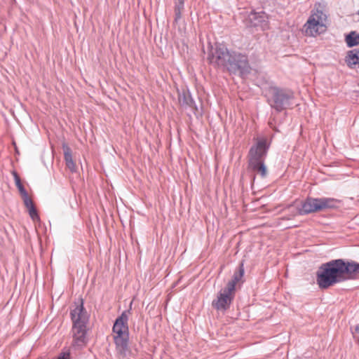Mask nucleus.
<instances>
[{
  "mask_svg": "<svg viewBox=\"0 0 359 359\" xmlns=\"http://www.w3.org/2000/svg\"><path fill=\"white\" fill-rule=\"evenodd\" d=\"M208 60L215 67L226 68L232 73L245 74L250 69L246 55L229 51L223 43H216L215 46L210 44Z\"/></svg>",
  "mask_w": 359,
  "mask_h": 359,
  "instance_id": "obj_1",
  "label": "nucleus"
},
{
  "mask_svg": "<svg viewBox=\"0 0 359 359\" xmlns=\"http://www.w3.org/2000/svg\"><path fill=\"white\" fill-rule=\"evenodd\" d=\"M350 262L338 259L323 264L316 273V281L319 287L327 289L337 283L350 278Z\"/></svg>",
  "mask_w": 359,
  "mask_h": 359,
  "instance_id": "obj_2",
  "label": "nucleus"
},
{
  "mask_svg": "<svg viewBox=\"0 0 359 359\" xmlns=\"http://www.w3.org/2000/svg\"><path fill=\"white\" fill-rule=\"evenodd\" d=\"M70 316L72 320V345L81 347L86 344V326L89 320L88 314L83 307V302L76 305L71 311Z\"/></svg>",
  "mask_w": 359,
  "mask_h": 359,
  "instance_id": "obj_3",
  "label": "nucleus"
},
{
  "mask_svg": "<svg viewBox=\"0 0 359 359\" xmlns=\"http://www.w3.org/2000/svg\"><path fill=\"white\" fill-rule=\"evenodd\" d=\"M130 315V309L124 311L118 317L114 324L112 331L114 334V340L116 345V350L119 355L126 357L130 353L128 347L129 330L128 321Z\"/></svg>",
  "mask_w": 359,
  "mask_h": 359,
  "instance_id": "obj_4",
  "label": "nucleus"
},
{
  "mask_svg": "<svg viewBox=\"0 0 359 359\" xmlns=\"http://www.w3.org/2000/svg\"><path fill=\"white\" fill-rule=\"evenodd\" d=\"M327 16L320 5L316 6L311 15L303 26V32L306 36H316L326 31Z\"/></svg>",
  "mask_w": 359,
  "mask_h": 359,
  "instance_id": "obj_5",
  "label": "nucleus"
},
{
  "mask_svg": "<svg viewBox=\"0 0 359 359\" xmlns=\"http://www.w3.org/2000/svg\"><path fill=\"white\" fill-rule=\"evenodd\" d=\"M339 201L334 198H312L308 197L302 201L301 208L297 209L293 215H304L313 212H320L327 209L337 208Z\"/></svg>",
  "mask_w": 359,
  "mask_h": 359,
  "instance_id": "obj_6",
  "label": "nucleus"
},
{
  "mask_svg": "<svg viewBox=\"0 0 359 359\" xmlns=\"http://www.w3.org/2000/svg\"><path fill=\"white\" fill-rule=\"evenodd\" d=\"M270 106L277 111H281L289 107L290 100L294 98L290 90L270 86L264 92Z\"/></svg>",
  "mask_w": 359,
  "mask_h": 359,
  "instance_id": "obj_7",
  "label": "nucleus"
},
{
  "mask_svg": "<svg viewBox=\"0 0 359 359\" xmlns=\"http://www.w3.org/2000/svg\"><path fill=\"white\" fill-rule=\"evenodd\" d=\"M234 296L235 292L229 290L228 287H225L218 292L212 305L217 310H226L230 306Z\"/></svg>",
  "mask_w": 359,
  "mask_h": 359,
  "instance_id": "obj_8",
  "label": "nucleus"
},
{
  "mask_svg": "<svg viewBox=\"0 0 359 359\" xmlns=\"http://www.w3.org/2000/svg\"><path fill=\"white\" fill-rule=\"evenodd\" d=\"M269 145L266 140L262 139L252 146L249 151V161H264Z\"/></svg>",
  "mask_w": 359,
  "mask_h": 359,
  "instance_id": "obj_9",
  "label": "nucleus"
},
{
  "mask_svg": "<svg viewBox=\"0 0 359 359\" xmlns=\"http://www.w3.org/2000/svg\"><path fill=\"white\" fill-rule=\"evenodd\" d=\"M248 20L252 27H259L262 30L269 28L268 16L264 11L251 12L248 15Z\"/></svg>",
  "mask_w": 359,
  "mask_h": 359,
  "instance_id": "obj_10",
  "label": "nucleus"
},
{
  "mask_svg": "<svg viewBox=\"0 0 359 359\" xmlns=\"http://www.w3.org/2000/svg\"><path fill=\"white\" fill-rule=\"evenodd\" d=\"M249 168L253 172L259 175L262 178L266 177L268 174L266 166L264 164V161H249Z\"/></svg>",
  "mask_w": 359,
  "mask_h": 359,
  "instance_id": "obj_11",
  "label": "nucleus"
},
{
  "mask_svg": "<svg viewBox=\"0 0 359 359\" xmlns=\"http://www.w3.org/2000/svg\"><path fill=\"white\" fill-rule=\"evenodd\" d=\"M25 206L27 208L30 217L33 220L39 219L37 211L34 207L32 200L28 196V194L22 196Z\"/></svg>",
  "mask_w": 359,
  "mask_h": 359,
  "instance_id": "obj_12",
  "label": "nucleus"
},
{
  "mask_svg": "<svg viewBox=\"0 0 359 359\" xmlns=\"http://www.w3.org/2000/svg\"><path fill=\"white\" fill-rule=\"evenodd\" d=\"M243 275L244 269L243 265L242 264L239 267L238 271L234 273L232 279L227 283L226 287H228V290L235 292L236 285L238 283H239L241 280V278H243Z\"/></svg>",
  "mask_w": 359,
  "mask_h": 359,
  "instance_id": "obj_13",
  "label": "nucleus"
},
{
  "mask_svg": "<svg viewBox=\"0 0 359 359\" xmlns=\"http://www.w3.org/2000/svg\"><path fill=\"white\" fill-rule=\"evenodd\" d=\"M62 148L64 151V158L67 167L72 172L76 171V166L72 158L71 149L67 144H63Z\"/></svg>",
  "mask_w": 359,
  "mask_h": 359,
  "instance_id": "obj_14",
  "label": "nucleus"
},
{
  "mask_svg": "<svg viewBox=\"0 0 359 359\" xmlns=\"http://www.w3.org/2000/svg\"><path fill=\"white\" fill-rule=\"evenodd\" d=\"M346 62L351 68L359 67V50L354 49L348 52Z\"/></svg>",
  "mask_w": 359,
  "mask_h": 359,
  "instance_id": "obj_15",
  "label": "nucleus"
},
{
  "mask_svg": "<svg viewBox=\"0 0 359 359\" xmlns=\"http://www.w3.org/2000/svg\"><path fill=\"white\" fill-rule=\"evenodd\" d=\"M178 100L180 104L183 107H191L194 104V101L188 90H182V92L179 93Z\"/></svg>",
  "mask_w": 359,
  "mask_h": 359,
  "instance_id": "obj_16",
  "label": "nucleus"
},
{
  "mask_svg": "<svg viewBox=\"0 0 359 359\" xmlns=\"http://www.w3.org/2000/svg\"><path fill=\"white\" fill-rule=\"evenodd\" d=\"M346 43L348 47H353L359 45V34L355 32H351L345 39Z\"/></svg>",
  "mask_w": 359,
  "mask_h": 359,
  "instance_id": "obj_17",
  "label": "nucleus"
},
{
  "mask_svg": "<svg viewBox=\"0 0 359 359\" xmlns=\"http://www.w3.org/2000/svg\"><path fill=\"white\" fill-rule=\"evenodd\" d=\"M14 177H15V185L18 187L21 196H25L26 194H27V191L25 190V187H23V185L21 183L20 178L19 177V176L16 173H15Z\"/></svg>",
  "mask_w": 359,
  "mask_h": 359,
  "instance_id": "obj_18",
  "label": "nucleus"
},
{
  "mask_svg": "<svg viewBox=\"0 0 359 359\" xmlns=\"http://www.w3.org/2000/svg\"><path fill=\"white\" fill-rule=\"evenodd\" d=\"M184 0H177V2L175 5V13L176 19H178L181 17L182 11L184 9Z\"/></svg>",
  "mask_w": 359,
  "mask_h": 359,
  "instance_id": "obj_19",
  "label": "nucleus"
},
{
  "mask_svg": "<svg viewBox=\"0 0 359 359\" xmlns=\"http://www.w3.org/2000/svg\"><path fill=\"white\" fill-rule=\"evenodd\" d=\"M350 274L351 276L353 274H359V264L353 261L350 262Z\"/></svg>",
  "mask_w": 359,
  "mask_h": 359,
  "instance_id": "obj_20",
  "label": "nucleus"
},
{
  "mask_svg": "<svg viewBox=\"0 0 359 359\" xmlns=\"http://www.w3.org/2000/svg\"><path fill=\"white\" fill-rule=\"evenodd\" d=\"M355 330L357 333H359V324L355 327Z\"/></svg>",
  "mask_w": 359,
  "mask_h": 359,
  "instance_id": "obj_21",
  "label": "nucleus"
},
{
  "mask_svg": "<svg viewBox=\"0 0 359 359\" xmlns=\"http://www.w3.org/2000/svg\"><path fill=\"white\" fill-rule=\"evenodd\" d=\"M357 14L359 15V11H358Z\"/></svg>",
  "mask_w": 359,
  "mask_h": 359,
  "instance_id": "obj_22",
  "label": "nucleus"
}]
</instances>
